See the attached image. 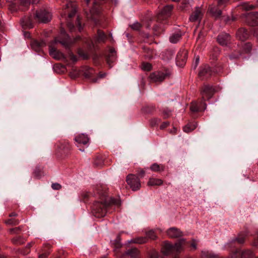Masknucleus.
I'll return each mask as SVG.
<instances>
[{
    "instance_id": "obj_8",
    "label": "nucleus",
    "mask_w": 258,
    "mask_h": 258,
    "mask_svg": "<svg viewBox=\"0 0 258 258\" xmlns=\"http://www.w3.org/2000/svg\"><path fill=\"white\" fill-rule=\"evenodd\" d=\"M76 12V5L73 3L72 1H69L66 6V10L64 15L68 14V17L71 18L73 17Z\"/></svg>"
},
{
    "instance_id": "obj_24",
    "label": "nucleus",
    "mask_w": 258,
    "mask_h": 258,
    "mask_svg": "<svg viewBox=\"0 0 258 258\" xmlns=\"http://www.w3.org/2000/svg\"><path fill=\"white\" fill-rule=\"evenodd\" d=\"M197 126L196 122H190L183 127V131L185 133H189L194 130Z\"/></svg>"
},
{
    "instance_id": "obj_47",
    "label": "nucleus",
    "mask_w": 258,
    "mask_h": 258,
    "mask_svg": "<svg viewBox=\"0 0 258 258\" xmlns=\"http://www.w3.org/2000/svg\"><path fill=\"white\" fill-rule=\"evenodd\" d=\"M77 25L79 29V31H81V30L82 29V27L81 26L80 21L79 18H77Z\"/></svg>"
},
{
    "instance_id": "obj_6",
    "label": "nucleus",
    "mask_w": 258,
    "mask_h": 258,
    "mask_svg": "<svg viewBox=\"0 0 258 258\" xmlns=\"http://www.w3.org/2000/svg\"><path fill=\"white\" fill-rule=\"evenodd\" d=\"M174 56V51L169 49L165 50L162 54V66H165L172 61Z\"/></svg>"
},
{
    "instance_id": "obj_50",
    "label": "nucleus",
    "mask_w": 258,
    "mask_h": 258,
    "mask_svg": "<svg viewBox=\"0 0 258 258\" xmlns=\"http://www.w3.org/2000/svg\"><path fill=\"white\" fill-rule=\"evenodd\" d=\"M227 0H219L218 1V5L219 6H222L223 5H224L226 2H227Z\"/></svg>"
},
{
    "instance_id": "obj_37",
    "label": "nucleus",
    "mask_w": 258,
    "mask_h": 258,
    "mask_svg": "<svg viewBox=\"0 0 258 258\" xmlns=\"http://www.w3.org/2000/svg\"><path fill=\"white\" fill-rule=\"evenodd\" d=\"M146 236L148 238L152 239H154L156 237V235L155 234L154 231L153 230H150V231H149L148 232H147L146 233Z\"/></svg>"
},
{
    "instance_id": "obj_10",
    "label": "nucleus",
    "mask_w": 258,
    "mask_h": 258,
    "mask_svg": "<svg viewBox=\"0 0 258 258\" xmlns=\"http://www.w3.org/2000/svg\"><path fill=\"white\" fill-rule=\"evenodd\" d=\"M60 35L61 36H63L66 39L64 40H60L55 39L54 40L55 43L59 42L66 47H69L71 44H72L74 42L72 41L69 36L66 34V31L64 29L61 30Z\"/></svg>"
},
{
    "instance_id": "obj_2",
    "label": "nucleus",
    "mask_w": 258,
    "mask_h": 258,
    "mask_svg": "<svg viewBox=\"0 0 258 258\" xmlns=\"http://www.w3.org/2000/svg\"><path fill=\"white\" fill-rule=\"evenodd\" d=\"M35 19L38 22L45 23L50 21L51 15L45 10H40L36 12Z\"/></svg>"
},
{
    "instance_id": "obj_20",
    "label": "nucleus",
    "mask_w": 258,
    "mask_h": 258,
    "mask_svg": "<svg viewBox=\"0 0 258 258\" xmlns=\"http://www.w3.org/2000/svg\"><path fill=\"white\" fill-rule=\"evenodd\" d=\"M46 45L45 42L43 40L40 41L34 40L31 43V47L33 49L36 51H39L40 48Z\"/></svg>"
},
{
    "instance_id": "obj_18",
    "label": "nucleus",
    "mask_w": 258,
    "mask_h": 258,
    "mask_svg": "<svg viewBox=\"0 0 258 258\" xmlns=\"http://www.w3.org/2000/svg\"><path fill=\"white\" fill-rule=\"evenodd\" d=\"M173 250V246L167 241L164 242L162 245V254L167 255L170 254Z\"/></svg>"
},
{
    "instance_id": "obj_46",
    "label": "nucleus",
    "mask_w": 258,
    "mask_h": 258,
    "mask_svg": "<svg viewBox=\"0 0 258 258\" xmlns=\"http://www.w3.org/2000/svg\"><path fill=\"white\" fill-rule=\"evenodd\" d=\"M244 240H245V238L243 236H242L241 237H239L236 238V240L239 243H243L244 241Z\"/></svg>"
},
{
    "instance_id": "obj_9",
    "label": "nucleus",
    "mask_w": 258,
    "mask_h": 258,
    "mask_svg": "<svg viewBox=\"0 0 258 258\" xmlns=\"http://www.w3.org/2000/svg\"><path fill=\"white\" fill-rule=\"evenodd\" d=\"M206 107V104L202 100L200 105L197 102H192L190 106V110L192 112H197L205 110Z\"/></svg>"
},
{
    "instance_id": "obj_25",
    "label": "nucleus",
    "mask_w": 258,
    "mask_h": 258,
    "mask_svg": "<svg viewBox=\"0 0 258 258\" xmlns=\"http://www.w3.org/2000/svg\"><path fill=\"white\" fill-rule=\"evenodd\" d=\"M181 35L180 33H174L169 37V41L172 43H176L181 39Z\"/></svg>"
},
{
    "instance_id": "obj_58",
    "label": "nucleus",
    "mask_w": 258,
    "mask_h": 258,
    "mask_svg": "<svg viewBox=\"0 0 258 258\" xmlns=\"http://www.w3.org/2000/svg\"><path fill=\"white\" fill-rule=\"evenodd\" d=\"M203 36V34L202 32H200L199 34V35H198V39H200L201 38V36Z\"/></svg>"
},
{
    "instance_id": "obj_31",
    "label": "nucleus",
    "mask_w": 258,
    "mask_h": 258,
    "mask_svg": "<svg viewBox=\"0 0 258 258\" xmlns=\"http://www.w3.org/2000/svg\"><path fill=\"white\" fill-rule=\"evenodd\" d=\"M185 242L184 239H181L179 242L173 246V250L176 251H179L181 249L182 244Z\"/></svg>"
},
{
    "instance_id": "obj_17",
    "label": "nucleus",
    "mask_w": 258,
    "mask_h": 258,
    "mask_svg": "<svg viewBox=\"0 0 258 258\" xmlns=\"http://www.w3.org/2000/svg\"><path fill=\"white\" fill-rule=\"evenodd\" d=\"M172 76V70L170 66L167 67L162 66V81L164 79H168Z\"/></svg>"
},
{
    "instance_id": "obj_29",
    "label": "nucleus",
    "mask_w": 258,
    "mask_h": 258,
    "mask_svg": "<svg viewBox=\"0 0 258 258\" xmlns=\"http://www.w3.org/2000/svg\"><path fill=\"white\" fill-rule=\"evenodd\" d=\"M161 184V180L155 178H150L148 182L149 186L160 185Z\"/></svg>"
},
{
    "instance_id": "obj_62",
    "label": "nucleus",
    "mask_w": 258,
    "mask_h": 258,
    "mask_svg": "<svg viewBox=\"0 0 258 258\" xmlns=\"http://www.w3.org/2000/svg\"><path fill=\"white\" fill-rule=\"evenodd\" d=\"M16 214L15 213H12L10 216H16Z\"/></svg>"
},
{
    "instance_id": "obj_43",
    "label": "nucleus",
    "mask_w": 258,
    "mask_h": 258,
    "mask_svg": "<svg viewBox=\"0 0 258 258\" xmlns=\"http://www.w3.org/2000/svg\"><path fill=\"white\" fill-rule=\"evenodd\" d=\"M51 187L53 189H55V190H58L59 189L61 188V186L57 183H53L51 185Z\"/></svg>"
},
{
    "instance_id": "obj_11",
    "label": "nucleus",
    "mask_w": 258,
    "mask_h": 258,
    "mask_svg": "<svg viewBox=\"0 0 258 258\" xmlns=\"http://www.w3.org/2000/svg\"><path fill=\"white\" fill-rule=\"evenodd\" d=\"M166 234L171 238H178L183 235L182 232L175 227L169 228L166 231Z\"/></svg>"
},
{
    "instance_id": "obj_26",
    "label": "nucleus",
    "mask_w": 258,
    "mask_h": 258,
    "mask_svg": "<svg viewBox=\"0 0 258 258\" xmlns=\"http://www.w3.org/2000/svg\"><path fill=\"white\" fill-rule=\"evenodd\" d=\"M147 241V239L146 237H140L129 240L128 242L142 244L146 242Z\"/></svg>"
},
{
    "instance_id": "obj_21",
    "label": "nucleus",
    "mask_w": 258,
    "mask_h": 258,
    "mask_svg": "<svg viewBox=\"0 0 258 258\" xmlns=\"http://www.w3.org/2000/svg\"><path fill=\"white\" fill-rule=\"evenodd\" d=\"M248 19L251 20V22L250 23L251 25H255L258 24V13L252 12L248 14Z\"/></svg>"
},
{
    "instance_id": "obj_4",
    "label": "nucleus",
    "mask_w": 258,
    "mask_h": 258,
    "mask_svg": "<svg viewBox=\"0 0 258 258\" xmlns=\"http://www.w3.org/2000/svg\"><path fill=\"white\" fill-rule=\"evenodd\" d=\"M173 6L171 5H167L162 9V25H169L170 24L168 18L171 16Z\"/></svg>"
},
{
    "instance_id": "obj_54",
    "label": "nucleus",
    "mask_w": 258,
    "mask_h": 258,
    "mask_svg": "<svg viewBox=\"0 0 258 258\" xmlns=\"http://www.w3.org/2000/svg\"><path fill=\"white\" fill-rule=\"evenodd\" d=\"M47 254L45 253L41 254L39 256V258H47Z\"/></svg>"
},
{
    "instance_id": "obj_39",
    "label": "nucleus",
    "mask_w": 258,
    "mask_h": 258,
    "mask_svg": "<svg viewBox=\"0 0 258 258\" xmlns=\"http://www.w3.org/2000/svg\"><path fill=\"white\" fill-rule=\"evenodd\" d=\"M110 204L116 206H119L121 204L120 201L117 199H111L110 201Z\"/></svg>"
},
{
    "instance_id": "obj_7",
    "label": "nucleus",
    "mask_w": 258,
    "mask_h": 258,
    "mask_svg": "<svg viewBox=\"0 0 258 258\" xmlns=\"http://www.w3.org/2000/svg\"><path fill=\"white\" fill-rule=\"evenodd\" d=\"M187 57V52L185 49L180 50L176 56V63L179 66H183Z\"/></svg>"
},
{
    "instance_id": "obj_35",
    "label": "nucleus",
    "mask_w": 258,
    "mask_h": 258,
    "mask_svg": "<svg viewBox=\"0 0 258 258\" xmlns=\"http://www.w3.org/2000/svg\"><path fill=\"white\" fill-rule=\"evenodd\" d=\"M78 54L84 59H87L89 57V54L87 53H86L85 52H84L82 50H79Z\"/></svg>"
},
{
    "instance_id": "obj_59",
    "label": "nucleus",
    "mask_w": 258,
    "mask_h": 258,
    "mask_svg": "<svg viewBox=\"0 0 258 258\" xmlns=\"http://www.w3.org/2000/svg\"><path fill=\"white\" fill-rule=\"evenodd\" d=\"M105 76V74H100L99 75V77L100 78H103V77H104Z\"/></svg>"
},
{
    "instance_id": "obj_27",
    "label": "nucleus",
    "mask_w": 258,
    "mask_h": 258,
    "mask_svg": "<svg viewBox=\"0 0 258 258\" xmlns=\"http://www.w3.org/2000/svg\"><path fill=\"white\" fill-rule=\"evenodd\" d=\"M210 12L215 18H218L222 14L221 10L215 7L211 8Z\"/></svg>"
},
{
    "instance_id": "obj_56",
    "label": "nucleus",
    "mask_w": 258,
    "mask_h": 258,
    "mask_svg": "<svg viewBox=\"0 0 258 258\" xmlns=\"http://www.w3.org/2000/svg\"><path fill=\"white\" fill-rule=\"evenodd\" d=\"M230 19L229 17H226V18H225L224 19V21L226 23H227L229 22V21H230Z\"/></svg>"
},
{
    "instance_id": "obj_64",
    "label": "nucleus",
    "mask_w": 258,
    "mask_h": 258,
    "mask_svg": "<svg viewBox=\"0 0 258 258\" xmlns=\"http://www.w3.org/2000/svg\"><path fill=\"white\" fill-rule=\"evenodd\" d=\"M72 59L74 60H76L75 57L74 56L72 57Z\"/></svg>"
},
{
    "instance_id": "obj_16",
    "label": "nucleus",
    "mask_w": 258,
    "mask_h": 258,
    "mask_svg": "<svg viewBox=\"0 0 258 258\" xmlns=\"http://www.w3.org/2000/svg\"><path fill=\"white\" fill-rule=\"evenodd\" d=\"M202 14L201 10L199 8H197L189 18L190 21L195 22L200 20L202 18Z\"/></svg>"
},
{
    "instance_id": "obj_60",
    "label": "nucleus",
    "mask_w": 258,
    "mask_h": 258,
    "mask_svg": "<svg viewBox=\"0 0 258 258\" xmlns=\"http://www.w3.org/2000/svg\"><path fill=\"white\" fill-rule=\"evenodd\" d=\"M191 246L193 247L195 249L197 248L196 244L194 243L191 244Z\"/></svg>"
},
{
    "instance_id": "obj_52",
    "label": "nucleus",
    "mask_w": 258,
    "mask_h": 258,
    "mask_svg": "<svg viewBox=\"0 0 258 258\" xmlns=\"http://www.w3.org/2000/svg\"><path fill=\"white\" fill-rule=\"evenodd\" d=\"M7 223L10 224L16 225L18 223V222L17 221H13L12 219H10L7 222Z\"/></svg>"
},
{
    "instance_id": "obj_44",
    "label": "nucleus",
    "mask_w": 258,
    "mask_h": 258,
    "mask_svg": "<svg viewBox=\"0 0 258 258\" xmlns=\"http://www.w3.org/2000/svg\"><path fill=\"white\" fill-rule=\"evenodd\" d=\"M9 9L12 11H15L17 10L15 3L12 2L10 3Z\"/></svg>"
},
{
    "instance_id": "obj_30",
    "label": "nucleus",
    "mask_w": 258,
    "mask_h": 258,
    "mask_svg": "<svg viewBox=\"0 0 258 258\" xmlns=\"http://www.w3.org/2000/svg\"><path fill=\"white\" fill-rule=\"evenodd\" d=\"M253 256V253L252 251L250 250H246L241 253L242 258H252Z\"/></svg>"
},
{
    "instance_id": "obj_33",
    "label": "nucleus",
    "mask_w": 258,
    "mask_h": 258,
    "mask_svg": "<svg viewBox=\"0 0 258 258\" xmlns=\"http://www.w3.org/2000/svg\"><path fill=\"white\" fill-rule=\"evenodd\" d=\"M171 115V110L169 109H164L162 111V118H166L169 117Z\"/></svg>"
},
{
    "instance_id": "obj_63",
    "label": "nucleus",
    "mask_w": 258,
    "mask_h": 258,
    "mask_svg": "<svg viewBox=\"0 0 258 258\" xmlns=\"http://www.w3.org/2000/svg\"><path fill=\"white\" fill-rule=\"evenodd\" d=\"M173 2H179L180 0H172Z\"/></svg>"
},
{
    "instance_id": "obj_22",
    "label": "nucleus",
    "mask_w": 258,
    "mask_h": 258,
    "mask_svg": "<svg viewBox=\"0 0 258 258\" xmlns=\"http://www.w3.org/2000/svg\"><path fill=\"white\" fill-rule=\"evenodd\" d=\"M49 54L54 58L59 59L62 56L61 52L58 51L55 48L49 47Z\"/></svg>"
},
{
    "instance_id": "obj_5",
    "label": "nucleus",
    "mask_w": 258,
    "mask_h": 258,
    "mask_svg": "<svg viewBox=\"0 0 258 258\" xmlns=\"http://www.w3.org/2000/svg\"><path fill=\"white\" fill-rule=\"evenodd\" d=\"M214 89L209 86H204L202 90L201 94L202 101L205 102L206 100L209 99L214 94Z\"/></svg>"
},
{
    "instance_id": "obj_15",
    "label": "nucleus",
    "mask_w": 258,
    "mask_h": 258,
    "mask_svg": "<svg viewBox=\"0 0 258 258\" xmlns=\"http://www.w3.org/2000/svg\"><path fill=\"white\" fill-rule=\"evenodd\" d=\"M75 140L78 144L83 145H87L89 141V139L87 135L84 134L78 135L75 138Z\"/></svg>"
},
{
    "instance_id": "obj_41",
    "label": "nucleus",
    "mask_w": 258,
    "mask_h": 258,
    "mask_svg": "<svg viewBox=\"0 0 258 258\" xmlns=\"http://www.w3.org/2000/svg\"><path fill=\"white\" fill-rule=\"evenodd\" d=\"M31 3V0H21V5L27 7Z\"/></svg>"
},
{
    "instance_id": "obj_51",
    "label": "nucleus",
    "mask_w": 258,
    "mask_h": 258,
    "mask_svg": "<svg viewBox=\"0 0 258 258\" xmlns=\"http://www.w3.org/2000/svg\"><path fill=\"white\" fill-rule=\"evenodd\" d=\"M68 26L70 31H72L74 27V25L72 23L69 22L68 23Z\"/></svg>"
},
{
    "instance_id": "obj_61",
    "label": "nucleus",
    "mask_w": 258,
    "mask_h": 258,
    "mask_svg": "<svg viewBox=\"0 0 258 258\" xmlns=\"http://www.w3.org/2000/svg\"><path fill=\"white\" fill-rule=\"evenodd\" d=\"M144 173H145L144 171L142 170V171H141V173H140L141 175H144Z\"/></svg>"
},
{
    "instance_id": "obj_38",
    "label": "nucleus",
    "mask_w": 258,
    "mask_h": 258,
    "mask_svg": "<svg viewBox=\"0 0 258 258\" xmlns=\"http://www.w3.org/2000/svg\"><path fill=\"white\" fill-rule=\"evenodd\" d=\"M243 48V51L245 53L249 52L251 49V45L249 43H245L244 45Z\"/></svg>"
},
{
    "instance_id": "obj_40",
    "label": "nucleus",
    "mask_w": 258,
    "mask_h": 258,
    "mask_svg": "<svg viewBox=\"0 0 258 258\" xmlns=\"http://www.w3.org/2000/svg\"><path fill=\"white\" fill-rule=\"evenodd\" d=\"M160 166L157 164H153L151 166V169L154 171H158L160 170Z\"/></svg>"
},
{
    "instance_id": "obj_45",
    "label": "nucleus",
    "mask_w": 258,
    "mask_h": 258,
    "mask_svg": "<svg viewBox=\"0 0 258 258\" xmlns=\"http://www.w3.org/2000/svg\"><path fill=\"white\" fill-rule=\"evenodd\" d=\"M216 256L211 253H207L203 258H216Z\"/></svg>"
},
{
    "instance_id": "obj_12",
    "label": "nucleus",
    "mask_w": 258,
    "mask_h": 258,
    "mask_svg": "<svg viewBox=\"0 0 258 258\" xmlns=\"http://www.w3.org/2000/svg\"><path fill=\"white\" fill-rule=\"evenodd\" d=\"M199 74L201 77L207 78L212 75V71L209 66L205 65L201 68Z\"/></svg>"
},
{
    "instance_id": "obj_53",
    "label": "nucleus",
    "mask_w": 258,
    "mask_h": 258,
    "mask_svg": "<svg viewBox=\"0 0 258 258\" xmlns=\"http://www.w3.org/2000/svg\"><path fill=\"white\" fill-rule=\"evenodd\" d=\"M112 244H114L116 248H119L121 246V244L119 242H113Z\"/></svg>"
},
{
    "instance_id": "obj_19",
    "label": "nucleus",
    "mask_w": 258,
    "mask_h": 258,
    "mask_svg": "<svg viewBox=\"0 0 258 258\" xmlns=\"http://www.w3.org/2000/svg\"><path fill=\"white\" fill-rule=\"evenodd\" d=\"M116 59V54L115 50L111 48L109 50V53L107 58V62L110 68L112 67V63L114 62Z\"/></svg>"
},
{
    "instance_id": "obj_14",
    "label": "nucleus",
    "mask_w": 258,
    "mask_h": 258,
    "mask_svg": "<svg viewBox=\"0 0 258 258\" xmlns=\"http://www.w3.org/2000/svg\"><path fill=\"white\" fill-rule=\"evenodd\" d=\"M230 36L229 34L223 33L218 36L217 40L221 45H226L230 41Z\"/></svg>"
},
{
    "instance_id": "obj_49",
    "label": "nucleus",
    "mask_w": 258,
    "mask_h": 258,
    "mask_svg": "<svg viewBox=\"0 0 258 258\" xmlns=\"http://www.w3.org/2000/svg\"><path fill=\"white\" fill-rule=\"evenodd\" d=\"M158 255L156 252H153L150 255V258H158Z\"/></svg>"
},
{
    "instance_id": "obj_34",
    "label": "nucleus",
    "mask_w": 258,
    "mask_h": 258,
    "mask_svg": "<svg viewBox=\"0 0 258 258\" xmlns=\"http://www.w3.org/2000/svg\"><path fill=\"white\" fill-rule=\"evenodd\" d=\"M130 27L132 29L138 30L141 28V24L138 22H136L134 24L131 25Z\"/></svg>"
},
{
    "instance_id": "obj_57",
    "label": "nucleus",
    "mask_w": 258,
    "mask_h": 258,
    "mask_svg": "<svg viewBox=\"0 0 258 258\" xmlns=\"http://www.w3.org/2000/svg\"><path fill=\"white\" fill-rule=\"evenodd\" d=\"M168 125V122H165L163 123L162 122V128L164 127H166Z\"/></svg>"
},
{
    "instance_id": "obj_32",
    "label": "nucleus",
    "mask_w": 258,
    "mask_h": 258,
    "mask_svg": "<svg viewBox=\"0 0 258 258\" xmlns=\"http://www.w3.org/2000/svg\"><path fill=\"white\" fill-rule=\"evenodd\" d=\"M141 68L144 71H149L151 70L152 66L148 62H144L142 64Z\"/></svg>"
},
{
    "instance_id": "obj_36",
    "label": "nucleus",
    "mask_w": 258,
    "mask_h": 258,
    "mask_svg": "<svg viewBox=\"0 0 258 258\" xmlns=\"http://www.w3.org/2000/svg\"><path fill=\"white\" fill-rule=\"evenodd\" d=\"M150 78L155 82L160 81V75L159 74L156 75L155 73H153L150 75Z\"/></svg>"
},
{
    "instance_id": "obj_3",
    "label": "nucleus",
    "mask_w": 258,
    "mask_h": 258,
    "mask_svg": "<svg viewBox=\"0 0 258 258\" xmlns=\"http://www.w3.org/2000/svg\"><path fill=\"white\" fill-rule=\"evenodd\" d=\"M126 182L132 189L136 191L141 186V183L139 178L134 175H129L126 177Z\"/></svg>"
},
{
    "instance_id": "obj_1",
    "label": "nucleus",
    "mask_w": 258,
    "mask_h": 258,
    "mask_svg": "<svg viewBox=\"0 0 258 258\" xmlns=\"http://www.w3.org/2000/svg\"><path fill=\"white\" fill-rule=\"evenodd\" d=\"M108 206L106 200L103 202H97L93 206L92 213L95 217L97 218L104 217L106 214Z\"/></svg>"
},
{
    "instance_id": "obj_23",
    "label": "nucleus",
    "mask_w": 258,
    "mask_h": 258,
    "mask_svg": "<svg viewBox=\"0 0 258 258\" xmlns=\"http://www.w3.org/2000/svg\"><path fill=\"white\" fill-rule=\"evenodd\" d=\"M125 254L131 258H138L139 252L137 248H131L126 251Z\"/></svg>"
},
{
    "instance_id": "obj_13",
    "label": "nucleus",
    "mask_w": 258,
    "mask_h": 258,
    "mask_svg": "<svg viewBox=\"0 0 258 258\" xmlns=\"http://www.w3.org/2000/svg\"><path fill=\"white\" fill-rule=\"evenodd\" d=\"M249 33L244 28L239 29L236 33L237 38L241 41H245L249 37Z\"/></svg>"
},
{
    "instance_id": "obj_48",
    "label": "nucleus",
    "mask_w": 258,
    "mask_h": 258,
    "mask_svg": "<svg viewBox=\"0 0 258 258\" xmlns=\"http://www.w3.org/2000/svg\"><path fill=\"white\" fill-rule=\"evenodd\" d=\"M22 25H23V26H25V27L29 28H31L33 27V25L32 24L30 23L29 24H27L26 23H24V21L22 22Z\"/></svg>"
},
{
    "instance_id": "obj_55",
    "label": "nucleus",
    "mask_w": 258,
    "mask_h": 258,
    "mask_svg": "<svg viewBox=\"0 0 258 258\" xmlns=\"http://www.w3.org/2000/svg\"><path fill=\"white\" fill-rule=\"evenodd\" d=\"M252 245H253V246H258V238H257V239L255 240L253 242V243Z\"/></svg>"
},
{
    "instance_id": "obj_28",
    "label": "nucleus",
    "mask_w": 258,
    "mask_h": 258,
    "mask_svg": "<svg viewBox=\"0 0 258 258\" xmlns=\"http://www.w3.org/2000/svg\"><path fill=\"white\" fill-rule=\"evenodd\" d=\"M106 38L105 34L100 30L98 31L97 37L96 38V41L98 42H104Z\"/></svg>"
},
{
    "instance_id": "obj_42",
    "label": "nucleus",
    "mask_w": 258,
    "mask_h": 258,
    "mask_svg": "<svg viewBox=\"0 0 258 258\" xmlns=\"http://www.w3.org/2000/svg\"><path fill=\"white\" fill-rule=\"evenodd\" d=\"M200 61V57L199 56L195 58V61L193 64L194 69H196L199 64Z\"/></svg>"
}]
</instances>
